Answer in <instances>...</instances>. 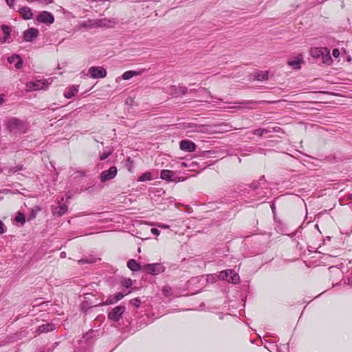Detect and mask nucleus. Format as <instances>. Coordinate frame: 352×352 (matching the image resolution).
Segmentation results:
<instances>
[{
    "label": "nucleus",
    "mask_w": 352,
    "mask_h": 352,
    "mask_svg": "<svg viewBox=\"0 0 352 352\" xmlns=\"http://www.w3.org/2000/svg\"><path fill=\"white\" fill-rule=\"evenodd\" d=\"M267 182L265 176L260 177L258 181H254L250 185H236L233 186V192L241 197L248 204H253L254 201L265 202L267 192Z\"/></svg>",
    "instance_id": "obj_1"
},
{
    "label": "nucleus",
    "mask_w": 352,
    "mask_h": 352,
    "mask_svg": "<svg viewBox=\"0 0 352 352\" xmlns=\"http://www.w3.org/2000/svg\"><path fill=\"white\" fill-rule=\"evenodd\" d=\"M7 129L10 133H21L24 129L23 121L16 118H12L8 122Z\"/></svg>",
    "instance_id": "obj_2"
},
{
    "label": "nucleus",
    "mask_w": 352,
    "mask_h": 352,
    "mask_svg": "<svg viewBox=\"0 0 352 352\" xmlns=\"http://www.w3.org/2000/svg\"><path fill=\"white\" fill-rule=\"evenodd\" d=\"M165 267L162 263H151L143 265L142 271L151 275H158L164 272Z\"/></svg>",
    "instance_id": "obj_3"
},
{
    "label": "nucleus",
    "mask_w": 352,
    "mask_h": 352,
    "mask_svg": "<svg viewBox=\"0 0 352 352\" xmlns=\"http://www.w3.org/2000/svg\"><path fill=\"white\" fill-rule=\"evenodd\" d=\"M99 336L98 330L90 329L86 333H85L82 339L80 340V343L85 344V346L82 345L83 348L89 347L94 342V340Z\"/></svg>",
    "instance_id": "obj_4"
},
{
    "label": "nucleus",
    "mask_w": 352,
    "mask_h": 352,
    "mask_svg": "<svg viewBox=\"0 0 352 352\" xmlns=\"http://www.w3.org/2000/svg\"><path fill=\"white\" fill-rule=\"evenodd\" d=\"M126 307L124 305H118L114 307L108 314V318L113 322H118L124 313Z\"/></svg>",
    "instance_id": "obj_5"
},
{
    "label": "nucleus",
    "mask_w": 352,
    "mask_h": 352,
    "mask_svg": "<svg viewBox=\"0 0 352 352\" xmlns=\"http://www.w3.org/2000/svg\"><path fill=\"white\" fill-rule=\"evenodd\" d=\"M36 21L40 23H44L46 25H51L54 22V15L47 11H41L36 16Z\"/></svg>",
    "instance_id": "obj_6"
},
{
    "label": "nucleus",
    "mask_w": 352,
    "mask_h": 352,
    "mask_svg": "<svg viewBox=\"0 0 352 352\" xmlns=\"http://www.w3.org/2000/svg\"><path fill=\"white\" fill-rule=\"evenodd\" d=\"M118 173L117 168L114 166H111L108 170H103L100 175V179L102 182H106L113 179Z\"/></svg>",
    "instance_id": "obj_7"
},
{
    "label": "nucleus",
    "mask_w": 352,
    "mask_h": 352,
    "mask_svg": "<svg viewBox=\"0 0 352 352\" xmlns=\"http://www.w3.org/2000/svg\"><path fill=\"white\" fill-rule=\"evenodd\" d=\"M48 85L47 80H38L28 82L26 87L28 90H41L47 88Z\"/></svg>",
    "instance_id": "obj_8"
},
{
    "label": "nucleus",
    "mask_w": 352,
    "mask_h": 352,
    "mask_svg": "<svg viewBox=\"0 0 352 352\" xmlns=\"http://www.w3.org/2000/svg\"><path fill=\"white\" fill-rule=\"evenodd\" d=\"M88 73L92 78H102L107 76V71L103 67H91Z\"/></svg>",
    "instance_id": "obj_9"
},
{
    "label": "nucleus",
    "mask_w": 352,
    "mask_h": 352,
    "mask_svg": "<svg viewBox=\"0 0 352 352\" xmlns=\"http://www.w3.org/2000/svg\"><path fill=\"white\" fill-rule=\"evenodd\" d=\"M270 102H271L266 101V100H261V101H256V100H242V101L235 102L234 103L236 104L243 105V108L251 109L252 107H250V105L258 104H262V103H270ZM241 108H242V107H241V106L230 107V109H241Z\"/></svg>",
    "instance_id": "obj_10"
},
{
    "label": "nucleus",
    "mask_w": 352,
    "mask_h": 352,
    "mask_svg": "<svg viewBox=\"0 0 352 352\" xmlns=\"http://www.w3.org/2000/svg\"><path fill=\"white\" fill-rule=\"evenodd\" d=\"M169 94L174 97L185 95L188 92V88L185 86L172 85L168 88Z\"/></svg>",
    "instance_id": "obj_11"
},
{
    "label": "nucleus",
    "mask_w": 352,
    "mask_h": 352,
    "mask_svg": "<svg viewBox=\"0 0 352 352\" xmlns=\"http://www.w3.org/2000/svg\"><path fill=\"white\" fill-rule=\"evenodd\" d=\"M39 32L37 29L31 28L23 32V40L27 42H32L37 38Z\"/></svg>",
    "instance_id": "obj_12"
},
{
    "label": "nucleus",
    "mask_w": 352,
    "mask_h": 352,
    "mask_svg": "<svg viewBox=\"0 0 352 352\" xmlns=\"http://www.w3.org/2000/svg\"><path fill=\"white\" fill-rule=\"evenodd\" d=\"M196 144L188 140H183L179 142V148L186 152H193L196 149Z\"/></svg>",
    "instance_id": "obj_13"
},
{
    "label": "nucleus",
    "mask_w": 352,
    "mask_h": 352,
    "mask_svg": "<svg viewBox=\"0 0 352 352\" xmlns=\"http://www.w3.org/2000/svg\"><path fill=\"white\" fill-rule=\"evenodd\" d=\"M128 292L123 291L121 292H118L115 294L114 295L109 296L106 301L104 302V305H111L117 302L120 300L124 296H126Z\"/></svg>",
    "instance_id": "obj_14"
},
{
    "label": "nucleus",
    "mask_w": 352,
    "mask_h": 352,
    "mask_svg": "<svg viewBox=\"0 0 352 352\" xmlns=\"http://www.w3.org/2000/svg\"><path fill=\"white\" fill-rule=\"evenodd\" d=\"M160 178L168 182H177L179 179L173 177V172L170 170L164 169L160 173Z\"/></svg>",
    "instance_id": "obj_15"
},
{
    "label": "nucleus",
    "mask_w": 352,
    "mask_h": 352,
    "mask_svg": "<svg viewBox=\"0 0 352 352\" xmlns=\"http://www.w3.org/2000/svg\"><path fill=\"white\" fill-rule=\"evenodd\" d=\"M21 17L25 20L31 19L33 17V12L30 8L24 6L18 10Z\"/></svg>",
    "instance_id": "obj_16"
},
{
    "label": "nucleus",
    "mask_w": 352,
    "mask_h": 352,
    "mask_svg": "<svg viewBox=\"0 0 352 352\" xmlns=\"http://www.w3.org/2000/svg\"><path fill=\"white\" fill-rule=\"evenodd\" d=\"M8 62L10 64L15 63V67L16 69H21L23 66V59L17 54L9 57Z\"/></svg>",
    "instance_id": "obj_17"
},
{
    "label": "nucleus",
    "mask_w": 352,
    "mask_h": 352,
    "mask_svg": "<svg viewBox=\"0 0 352 352\" xmlns=\"http://www.w3.org/2000/svg\"><path fill=\"white\" fill-rule=\"evenodd\" d=\"M3 34H4V36L3 37L2 40L1 41V42L2 43H7V42H10V34H11V32H12V29L10 26L8 25H2L1 27Z\"/></svg>",
    "instance_id": "obj_18"
},
{
    "label": "nucleus",
    "mask_w": 352,
    "mask_h": 352,
    "mask_svg": "<svg viewBox=\"0 0 352 352\" xmlns=\"http://www.w3.org/2000/svg\"><path fill=\"white\" fill-rule=\"evenodd\" d=\"M127 267L133 272L142 270L143 266L134 259H130L127 262Z\"/></svg>",
    "instance_id": "obj_19"
},
{
    "label": "nucleus",
    "mask_w": 352,
    "mask_h": 352,
    "mask_svg": "<svg viewBox=\"0 0 352 352\" xmlns=\"http://www.w3.org/2000/svg\"><path fill=\"white\" fill-rule=\"evenodd\" d=\"M54 329H55V325L54 324L46 323V324L40 325L37 329V331L39 333H47L50 331H52Z\"/></svg>",
    "instance_id": "obj_20"
},
{
    "label": "nucleus",
    "mask_w": 352,
    "mask_h": 352,
    "mask_svg": "<svg viewBox=\"0 0 352 352\" xmlns=\"http://www.w3.org/2000/svg\"><path fill=\"white\" fill-rule=\"evenodd\" d=\"M79 25L80 28L87 29V30H90V29L97 28L96 24V19H89L88 20H87L85 21H82V22L80 23Z\"/></svg>",
    "instance_id": "obj_21"
},
{
    "label": "nucleus",
    "mask_w": 352,
    "mask_h": 352,
    "mask_svg": "<svg viewBox=\"0 0 352 352\" xmlns=\"http://www.w3.org/2000/svg\"><path fill=\"white\" fill-rule=\"evenodd\" d=\"M67 209V206L65 204H63L58 206L55 207L53 210V213L56 214L58 217H60L66 213Z\"/></svg>",
    "instance_id": "obj_22"
},
{
    "label": "nucleus",
    "mask_w": 352,
    "mask_h": 352,
    "mask_svg": "<svg viewBox=\"0 0 352 352\" xmlns=\"http://www.w3.org/2000/svg\"><path fill=\"white\" fill-rule=\"evenodd\" d=\"M77 92L78 89L75 87H72L65 90V91L64 92V96L66 98H71L73 96H74Z\"/></svg>",
    "instance_id": "obj_23"
},
{
    "label": "nucleus",
    "mask_w": 352,
    "mask_h": 352,
    "mask_svg": "<svg viewBox=\"0 0 352 352\" xmlns=\"http://www.w3.org/2000/svg\"><path fill=\"white\" fill-rule=\"evenodd\" d=\"M111 21L107 19H96V24L97 28L100 27H109Z\"/></svg>",
    "instance_id": "obj_24"
},
{
    "label": "nucleus",
    "mask_w": 352,
    "mask_h": 352,
    "mask_svg": "<svg viewBox=\"0 0 352 352\" xmlns=\"http://www.w3.org/2000/svg\"><path fill=\"white\" fill-rule=\"evenodd\" d=\"M268 72H261L256 74L255 79L259 81L265 80L268 79Z\"/></svg>",
    "instance_id": "obj_25"
},
{
    "label": "nucleus",
    "mask_w": 352,
    "mask_h": 352,
    "mask_svg": "<svg viewBox=\"0 0 352 352\" xmlns=\"http://www.w3.org/2000/svg\"><path fill=\"white\" fill-rule=\"evenodd\" d=\"M230 278L228 279L229 283H232L233 284H236L239 282L240 278L237 273H236L234 270H232V273L230 274Z\"/></svg>",
    "instance_id": "obj_26"
},
{
    "label": "nucleus",
    "mask_w": 352,
    "mask_h": 352,
    "mask_svg": "<svg viewBox=\"0 0 352 352\" xmlns=\"http://www.w3.org/2000/svg\"><path fill=\"white\" fill-rule=\"evenodd\" d=\"M232 273V270H226L223 271H221L218 274V279L220 280H226L227 279V275H230Z\"/></svg>",
    "instance_id": "obj_27"
},
{
    "label": "nucleus",
    "mask_w": 352,
    "mask_h": 352,
    "mask_svg": "<svg viewBox=\"0 0 352 352\" xmlns=\"http://www.w3.org/2000/svg\"><path fill=\"white\" fill-rule=\"evenodd\" d=\"M153 179L151 173L150 172H146L139 177L138 182L150 181Z\"/></svg>",
    "instance_id": "obj_28"
},
{
    "label": "nucleus",
    "mask_w": 352,
    "mask_h": 352,
    "mask_svg": "<svg viewBox=\"0 0 352 352\" xmlns=\"http://www.w3.org/2000/svg\"><path fill=\"white\" fill-rule=\"evenodd\" d=\"M271 132V130L270 129H255L252 131V133L254 135H259V136H263L264 134H266V133H270Z\"/></svg>",
    "instance_id": "obj_29"
},
{
    "label": "nucleus",
    "mask_w": 352,
    "mask_h": 352,
    "mask_svg": "<svg viewBox=\"0 0 352 352\" xmlns=\"http://www.w3.org/2000/svg\"><path fill=\"white\" fill-rule=\"evenodd\" d=\"M40 210H41L40 207L36 206L34 208H32L30 210V212L28 215V220L34 219L36 217L37 212H39Z\"/></svg>",
    "instance_id": "obj_30"
},
{
    "label": "nucleus",
    "mask_w": 352,
    "mask_h": 352,
    "mask_svg": "<svg viewBox=\"0 0 352 352\" xmlns=\"http://www.w3.org/2000/svg\"><path fill=\"white\" fill-rule=\"evenodd\" d=\"M15 221L23 225L25 222V217L23 213L19 212L15 217Z\"/></svg>",
    "instance_id": "obj_31"
},
{
    "label": "nucleus",
    "mask_w": 352,
    "mask_h": 352,
    "mask_svg": "<svg viewBox=\"0 0 352 352\" xmlns=\"http://www.w3.org/2000/svg\"><path fill=\"white\" fill-rule=\"evenodd\" d=\"M302 60L297 58L288 62V65L292 66L294 69H299Z\"/></svg>",
    "instance_id": "obj_32"
},
{
    "label": "nucleus",
    "mask_w": 352,
    "mask_h": 352,
    "mask_svg": "<svg viewBox=\"0 0 352 352\" xmlns=\"http://www.w3.org/2000/svg\"><path fill=\"white\" fill-rule=\"evenodd\" d=\"M134 76H135V74L134 71L129 70V71L125 72L122 74V78L124 80H129V79H130L131 78H132Z\"/></svg>",
    "instance_id": "obj_33"
},
{
    "label": "nucleus",
    "mask_w": 352,
    "mask_h": 352,
    "mask_svg": "<svg viewBox=\"0 0 352 352\" xmlns=\"http://www.w3.org/2000/svg\"><path fill=\"white\" fill-rule=\"evenodd\" d=\"M218 278V274H209L207 276L206 280L208 283H213Z\"/></svg>",
    "instance_id": "obj_34"
},
{
    "label": "nucleus",
    "mask_w": 352,
    "mask_h": 352,
    "mask_svg": "<svg viewBox=\"0 0 352 352\" xmlns=\"http://www.w3.org/2000/svg\"><path fill=\"white\" fill-rule=\"evenodd\" d=\"M323 51H326V48H316L311 51V53L314 56H319L320 54H323Z\"/></svg>",
    "instance_id": "obj_35"
},
{
    "label": "nucleus",
    "mask_w": 352,
    "mask_h": 352,
    "mask_svg": "<svg viewBox=\"0 0 352 352\" xmlns=\"http://www.w3.org/2000/svg\"><path fill=\"white\" fill-rule=\"evenodd\" d=\"M162 293L165 296H170L172 294V289L169 286H164L162 289Z\"/></svg>",
    "instance_id": "obj_36"
},
{
    "label": "nucleus",
    "mask_w": 352,
    "mask_h": 352,
    "mask_svg": "<svg viewBox=\"0 0 352 352\" xmlns=\"http://www.w3.org/2000/svg\"><path fill=\"white\" fill-rule=\"evenodd\" d=\"M94 258H81L78 261L79 264H85V263H95Z\"/></svg>",
    "instance_id": "obj_37"
},
{
    "label": "nucleus",
    "mask_w": 352,
    "mask_h": 352,
    "mask_svg": "<svg viewBox=\"0 0 352 352\" xmlns=\"http://www.w3.org/2000/svg\"><path fill=\"white\" fill-rule=\"evenodd\" d=\"M141 303V300L139 298H135L130 300V304L135 306L136 307H139Z\"/></svg>",
    "instance_id": "obj_38"
},
{
    "label": "nucleus",
    "mask_w": 352,
    "mask_h": 352,
    "mask_svg": "<svg viewBox=\"0 0 352 352\" xmlns=\"http://www.w3.org/2000/svg\"><path fill=\"white\" fill-rule=\"evenodd\" d=\"M122 285L126 288H129L132 285V280L131 279H124L122 281Z\"/></svg>",
    "instance_id": "obj_39"
},
{
    "label": "nucleus",
    "mask_w": 352,
    "mask_h": 352,
    "mask_svg": "<svg viewBox=\"0 0 352 352\" xmlns=\"http://www.w3.org/2000/svg\"><path fill=\"white\" fill-rule=\"evenodd\" d=\"M111 155V151H104L100 156V160H106L109 155Z\"/></svg>",
    "instance_id": "obj_40"
},
{
    "label": "nucleus",
    "mask_w": 352,
    "mask_h": 352,
    "mask_svg": "<svg viewBox=\"0 0 352 352\" xmlns=\"http://www.w3.org/2000/svg\"><path fill=\"white\" fill-rule=\"evenodd\" d=\"M344 283L346 285L352 286V270L347 278L344 280Z\"/></svg>",
    "instance_id": "obj_41"
},
{
    "label": "nucleus",
    "mask_w": 352,
    "mask_h": 352,
    "mask_svg": "<svg viewBox=\"0 0 352 352\" xmlns=\"http://www.w3.org/2000/svg\"><path fill=\"white\" fill-rule=\"evenodd\" d=\"M28 1L30 2V3H32V2H38V3H45V4H48V3L52 2L51 0H28Z\"/></svg>",
    "instance_id": "obj_42"
},
{
    "label": "nucleus",
    "mask_w": 352,
    "mask_h": 352,
    "mask_svg": "<svg viewBox=\"0 0 352 352\" xmlns=\"http://www.w3.org/2000/svg\"><path fill=\"white\" fill-rule=\"evenodd\" d=\"M6 3L8 4V6L12 8V9H14V2L15 1L14 0H5Z\"/></svg>",
    "instance_id": "obj_43"
},
{
    "label": "nucleus",
    "mask_w": 352,
    "mask_h": 352,
    "mask_svg": "<svg viewBox=\"0 0 352 352\" xmlns=\"http://www.w3.org/2000/svg\"><path fill=\"white\" fill-rule=\"evenodd\" d=\"M6 228L4 225V223L0 220V234H3L6 232Z\"/></svg>",
    "instance_id": "obj_44"
},
{
    "label": "nucleus",
    "mask_w": 352,
    "mask_h": 352,
    "mask_svg": "<svg viewBox=\"0 0 352 352\" xmlns=\"http://www.w3.org/2000/svg\"><path fill=\"white\" fill-rule=\"evenodd\" d=\"M332 55L335 58H338L339 56V55H340L339 50L338 49H333V52H332Z\"/></svg>",
    "instance_id": "obj_45"
},
{
    "label": "nucleus",
    "mask_w": 352,
    "mask_h": 352,
    "mask_svg": "<svg viewBox=\"0 0 352 352\" xmlns=\"http://www.w3.org/2000/svg\"><path fill=\"white\" fill-rule=\"evenodd\" d=\"M146 69H142L139 70V71H134V72L135 74V76H139V75H142V74L146 72Z\"/></svg>",
    "instance_id": "obj_46"
},
{
    "label": "nucleus",
    "mask_w": 352,
    "mask_h": 352,
    "mask_svg": "<svg viewBox=\"0 0 352 352\" xmlns=\"http://www.w3.org/2000/svg\"><path fill=\"white\" fill-rule=\"evenodd\" d=\"M151 232L154 235L158 236L160 234V231L158 229L153 228L151 229Z\"/></svg>",
    "instance_id": "obj_47"
},
{
    "label": "nucleus",
    "mask_w": 352,
    "mask_h": 352,
    "mask_svg": "<svg viewBox=\"0 0 352 352\" xmlns=\"http://www.w3.org/2000/svg\"><path fill=\"white\" fill-rule=\"evenodd\" d=\"M157 226L159 228H163V229H167V228H169V226H167V225H165V224H162V223H159L157 224Z\"/></svg>",
    "instance_id": "obj_48"
},
{
    "label": "nucleus",
    "mask_w": 352,
    "mask_h": 352,
    "mask_svg": "<svg viewBox=\"0 0 352 352\" xmlns=\"http://www.w3.org/2000/svg\"><path fill=\"white\" fill-rule=\"evenodd\" d=\"M280 130V128L279 126H274L272 128V130L271 132H278Z\"/></svg>",
    "instance_id": "obj_49"
},
{
    "label": "nucleus",
    "mask_w": 352,
    "mask_h": 352,
    "mask_svg": "<svg viewBox=\"0 0 352 352\" xmlns=\"http://www.w3.org/2000/svg\"><path fill=\"white\" fill-rule=\"evenodd\" d=\"M60 256L61 258H65V257L66 256V253H65V252H60Z\"/></svg>",
    "instance_id": "obj_50"
},
{
    "label": "nucleus",
    "mask_w": 352,
    "mask_h": 352,
    "mask_svg": "<svg viewBox=\"0 0 352 352\" xmlns=\"http://www.w3.org/2000/svg\"><path fill=\"white\" fill-rule=\"evenodd\" d=\"M4 102V98L3 96H0V104L3 103Z\"/></svg>",
    "instance_id": "obj_51"
},
{
    "label": "nucleus",
    "mask_w": 352,
    "mask_h": 352,
    "mask_svg": "<svg viewBox=\"0 0 352 352\" xmlns=\"http://www.w3.org/2000/svg\"><path fill=\"white\" fill-rule=\"evenodd\" d=\"M78 173H79V175H80L81 177L85 176V173H84L83 172L79 171V172H78Z\"/></svg>",
    "instance_id": "obj_52"
},
{
    "label": "nucleus",
    "mask_w": 352,
    "mask_h": 352,
    "mask_svg": "<svg viewBox=\"0 0 352 352\" xmlns=\"http://www.w3.org/2000/svg\"><path fill=\"white\" fill-rule=\"evenodd\" d=\"M21 170V167H20V168L16 167V170H15L14 172H16L17 170Z\"/></svg>",
    "instance_id": "obj_53"
},
{
    "label": "nucleus",
    "mask_w": 352,
    "mask_h": 352,
    "mask_svg": "<svg viewBox=\"0 0 352 352\" xmlns=\"http://www.w3.org/2000/svg\"><path fill=\"white\" fill-rule=\"evenodd\" d=\"M128 162H130V163H131V164H133V161H132V160H131L130 157H129V159H128Z\"/></svg>",
    "instance_id": "obj_54"
},
{
    "label": "nucleus",
    "mask_w": 352,
    "mask_h": 352,
    "mask_svg": "<svg viewBox=\"0 0 352 352\" xmlns=\"http://www.w3.org/2000/svg\"><path fill=\"white\" fill-rule=\"evenodd\" d=\"M229 278H230V275H227V279H226V280H228V279H229Z\"/></svg>",
    "instance_id": "obj_55"
},
{
    "label": "nucleus",
    "mask_w": 352,
    "mask_h": 352,
    "mask_svg": "<svg viewBox=\"0 0 352 352\" xmlns=\"http://www.w3.org/2000/svg\"><path fill=\"white\" fill-rule=\"evenodd\" d=\"M272 210H274V206H272Z\"/></svg>",
    "instance_id": "obj_56"
}]
</instances>
